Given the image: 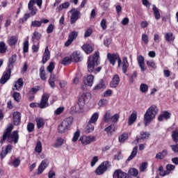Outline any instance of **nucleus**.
Listing matches in <instances>:
<instances>
[{
	"mask_svg": "<svg viewBox=\"0 0 178 178\" xmlns=\"http://www.w3.org/2000/svg\"><path fill=\"white\" fill-rule=\"evenodd\" d=\"M49 59H51V52L49 51V48L47 46L42 58L43 65H45Z\"/></svg>",
	"mask_w": 178,
	"mask_h": 178,
	"instance_id": "16",
	"label": "nucleus"
},
{
	"mask_svg": "<svg viewBox=\"0 0 178 178\" xmlns=\"http://www.w3.org/2000/svg\"><path fill=\"white\" fill-rule=\"evenodd\" d=\"M79 37V31H72L68 35V39L65 43V47H69L73 43V40H76Z\"/></svg>",
	"mask_w": 178,
	"mask_h": 178,
	"instance_id": "10",
	"label": "nucleus"
},
{
	"mask_svg": "<svg viewBox=\"0 0 178 178\" xmlns=\"http://www.w3.org/2000/svg\"><path fill=\"white\" fill-rule=\"evenodd\" d=\"M41 37H42V35L41 33H40V32L35 31L33 33L32 39L37 40L38 41V40H41Z\"/></svg>",
	"mask_w": 178,
	"mask_h": 178,
	"instance_id": "57",
	"label": "nucleus"
},
{
	"mask_svg": "<svg viewBox=\"0 0 178 178\" xmlns=\"http://www.w3.org/2000/svg\"><path fill=\"white\" fill-rule=\"evenodd\" d=\"M41 26H42L41 21L34 20V21H32L31 23V27H33V28L37 27L38 29L41 27Z\"/></svg>",
	"mask_w": 178,
	"mask_h": 178,
	"instance_id": "46",
	"label": "nucleus"
},
{
	"mask_svg": "<svg viewBox=\"0 0 178 178\" xmlns=\"http://www.w3.org/2000/svg\"><path fill=\"white\" fill-rule=\"evenodd\" d=\"M48 161L47 160H43L41 163L39 165L38 168V171L36 172V175H42V173L44 172V169H47L48 168Z\"/></svg>",
	"mask_w": 178,
	"mask_h": 178,
	"instance_id": "15",
	"label": "nucleus"
},
{
	"mask_svg": "<svg viewBox=\"0 0 178 178\" xmlns=\"http://www.w3.org/2000/svg\"><path fill=\"white\" fill-rule=\"evenodd\" d=\"M152 10L156 20H159V19H161V13H159V8H158L155 4H153Z\"/></svg>",
	"mask_w": 178,
	"mask_h": 178,
	"instance_id": "29",
	"label": "nucleus"
},
{
	"mask_svg": "<svg viewBox=\"0 0 178 178\" xmlns=\"http://www.w3.org/2000/svg\"><path fill=\"white\" fill-rule=\"evenodd\" d=\"M70 24H74L80 19V11L76 8H72L70 11Z\"/></svg>",
	"mask_w": 178,
	"mask_h": 178,
	"instance_id": "11",
	"label": "nucleus"
},
{
	"mask_svg": "<svg viewBox=\"0 0 178 178\" xmlns=\"http://www.w3.org/2000/svg\"><path fill=\"white\" fill-rule=\"evenodd\" d=\"M87 65L89 73L97 74V73H99L102 70V67L95 68V66L99 65V51H95L92 56L88 57Z\"/></svg>",
	"mask_w": 178,
	"mask_h": 178,
	"instance_id": "3",
	"label": "nucleus"
},
{
	"mask_svg": "<svg viewBox=\"0 0 178 178\" xmlns=\"http://www.w3.org/2000/svg\"><path fill=\"white\" fill-rule=\"evenodd\" d=\"M72 63V59L70 57H65L61 60V65H63L64 66H68V65H70Z\"/></svg>",
	"mask_w": 178,
	"mask_h": 178,
	"instance_id": "44",
	"label": "nucleus"
},
{
	"mask_svg": "<svg viewBox=\"0 0 178 178\" xmlns=\"http://www.w3.org/2000/svg\"><path fill=\"white\" fill-rule=\"evenodd\" d=\"M111 118L112 117L111 115V113L107 111L104 115V122H105V123H109V120H111Z\"/></svg>",
	"mask_w": 178,
	"mask_h": 178,
	"instance_id": "63",
	"label": "nucleus"
},
{
	"mask_svg": "<svg viewBox=\"0 0 178 178\" xmlns=\"http://www.w3.org/2000/svg\"><path fill=\"white\" fill-rule=\"evenodd\" d=\"M18 40H19V38L17 36L12 35L8 38V40H7V42L9 47H15V45L17 44Z\"/></svg>",
	"mask_w": 178,
	"mask_h": 178,
	"instance_id": "22",
	"label": "nucleus"
},
{
	"mask_svg": "<svg viewBox=\"0 0 178 178\" xmlns=\"http://www.w3.org/2000/svg\"><path fill=\"white\" fill-rule=\"evenodd\" d=\"M128 173L130 175V176H134V177H137V176H138V170L136 168H131L129 169Z\"/></svg>",
	"mask_w": 178,
	"mask_h": 178,
	"instance_id": "49",
	"label": "nucleus"
},
{
	"mask_svg": "<svg viewBox=\"0 0 178 178\" xmlns=\"http://www.w3.org/2000/svg\"><path fill=\"white\" fill-rule=\"evenodd\" d=\"M56 81V76H55V74H51L48 81L49 85L50 86L51 88L52 89L55 88Z\"/></svg>",
	"mask_w": 178,
	"mask_h": 178,
	"instance_id": "28",
	"label": "nucleus"
},
{
	"mask_svg": "<svg viewBox=\"0 0 178 178\" xmlns=\"http://www.w3.org/2000/svg\"><path fill=\"white\" fill-rule=\"evenodd\" d=\"M140 91L145 93L148 92V85H147L146 83H142L140 86Z\"/></svg>",
	"mask_w": 178,
	"mask_h": 178,
	"instance_id": "53",
	"label": "nucleus"
},
{
	"mask_svg": "<svg viewBox=\"0 0 178 178\" xmlns=\"http://www.w3.org/2000/svg\"><path fill=\"white\" fill-rule=\"evenodd\" d=\"M162 115L164 117V119H165V120H168V119H170L172 113H169L168 111H164L162 113Z\"/></svg>",
	"mask_w": 178,
	"mask_h": 178,
	"instance_id": "64",
	"label": "nucleus"
},
{
	"mask_svg": "<svg viewBox=\"0 0 178 178\" xmlns=\"http://www.w3.org/2000/svg\"><path fill=\"white\" fill-rule=\"evenodd\" d=\"M142 41H143L145 45H148V43L149 42L148 35H147L145 33H143L142 34Z\"/></svg>",
	"mask_w": 178,
	"mask_h": 178,
	"instance_id": "56",
	"label": "nucleus"
},
{
	"mask_svg": "<svg viewBox=\"0 0 178 178\" xmlns=\"http://www.w3.org/2000/svg\"><path fill=\"white\" fill-rule=\"evenodd\" d=\"M94 126H95V124L88 122L86 132L88 134L92 133L94 131Z\"/></svg>",
	"mask_w": 178,
	"mask_h": 178,
	"instance_id": "42",
	"label": "nucleus"
},
{
	"mask_svg": "<svg viewBox=\"0 0 178 178\" xmlns=\"http://www.w3.org/2000/svg\"><path fill=\"white\" fill-rule=\"evenodd\" d=\"M107 59L110 62V65H112V66H115L116 61L118 60V67H120V65H122V58H120L119 54L108 53Z\"/></svg>",
	"mask_w": 178,
	"mask_h": 178,
	"instance_id": "7",
	"label": "nucleus"
},
{
	"mask_svg": "<svg viewBox=\"0 0 178 178\" xmlns=\"http://www.w3.org/2000/svg\"><path fill=\"white\" fill-rule=\"evenodd\" d=\"M47 69L49 73H50L51 74H53L52 73H54V69H55V63L50 62Z\"/></svg>",
	"mask_w": 178,
	"mask_h": 178,
	"instance_id": "47",
	"label": "nucleus"
},
{
	"mask_svg": "<svg viewBox=\"0 0 178 178\" xmlns=\"http://www.w3.org/2000/svg\"><path fill=\"white\" fill-rule=\"evenodd\" d=\"M30 19V14L29 13H26L24 15V17L20 18L19 19V24H23V23H24V22H27V19Z\"/></svg>",
	"mask_w": 178,
	"mask_h": 178,
	"instance_id": "50",
	"label": "nucleus"
},
{
	"mask_svg": "<svg viewBox=\"0 0 178 178\" xmlns=\"http://www.w3.org/2000/svg\"><path fill=\"white\" fill-rule=\"evenodd\" d=\"M113 178H131L130 175L123 172L120 169L115 170L113 175Z\"/></svg>",
	"mask_w": 178,
	"mask_h": 178,
	"instance_id": "14",
	"label": "nucleus"
},
{
	"mask_svg": "<svg viewBox=\"0 0 178 178\" xmlns=\"http://www.w3.org/2000/svg\"><path fill=\"white\" fill-rule=\"evenodd\" d=\"M104 131H106L108 137L109 136H112L115 133V124H110L104 129Z\"/></svg>",
	"mask_w": 178,
	"mask_h": 178,
	"instance_id": "26",
	"label": "nucleus"
},
{
	"mask_svg": "<svg viewBox=\"0 0 178 178\" xmlns=\"http://www.w3.org/2000/svg\"><path fill=\"white\" fill-rule=\"evenodd\" d=\"M8 51V46H6V43L5 42H0V54H6Z\"/></svg>",
	"mask_w": 178,
	"mask_h": 178,
	"instance_id": "35",
	"label": "nucleus"
},
{
	"mask_svg": "<svg viewBox=\"0 0 178 178\" xmlns=\"http://www.w3.org/2000/svg\"><path fill=\"white\" fill-rule=\"evenodd\" d=\"M13 130V124H10L3 133L0 140V144H3L6 140H8V143H13L14 144L19 143V131L12 132Z\"/></svg>",
	"mask_w": 178,
	"mask_h": 178,
	"instance_id": "1",
	"label": "nucleus"
},
{
	"mask_svg": "<svg viewBox=\"0 0 178 178\" xmlns=\"http://www.w3.org/2000/svg\"><path fill=\"white\" fill-rule=\"evenodd\" d=\"M12 151V145H7L6 148H2L1 149V152L0 154L1 159H3L9 152Z\"/></svg>",
	"mask_w": 178,
	"mask_h": 178,
	"instance_id": "19",
	"label": "nucleus"
},
{
	"mask_svg": "<svg viewBox=\"0 0 178 178\" xmlns=\"http://www.w3.org/2000/svg\"><path fill=\"white\" fill-rule=\"evenodd\" d=\"M49 99V95L44 94L42 96V99L40 102L39 103V108L40 109H45V108H48L49 104H48V100Z\"/></svg>",
	"mask_w": 178,
	"mask_h": 178,
	"instance_id": "12",
	"label": "nucleus"
},
{
	"mask_svg": "<svg viewBox=\"0 0 178 178\" xmlns=\"http://www.w3.org/2000/svg\"><path fill=\"white\" fill-rule=\"evenodd\" d=\"M35 122H36L38 129H41V127H44L45 124V123H44V119L41 118H36Z\"/></svg>",
	"mask_w": 178,
	"mask_h": 178,
	"instance_id": "39",
	"label": "nucleus"
},
{
	"mask_svg": "<svg viewBox=\"0 0 178 178\" xmlns=\"http://www.w3.org/2000/svg\"><path fill=\"white\" fill-rule=\"evenodd\" d=\"M74 118L73 117H68L63 120L58 127V131L60 134H63L66 133L73 124Z\"/></svg>",
	"mask_w": 178,
	"mask_h": 178,
	"instance_id": "5",
	"label": "nucleus"
},
{
	"mask_svg": "<svg viewBox=\"0 0 178 178\" xmlns=\"http://www.w3.org/2000/svg\"><path fill=\"white\" fill-rule=\"evenodd\" d=\"M34 127L35 125L33 122H29L26 127L29 133H33V131H34Z\"/></svg>",
	"mask_w": 178,
	"mask_h": 178,
	"instance_id": "58",
	"label": "nucleus"
},
{
	"mask_svg": "<svg viewBox=\"0 0 178 178\" xmlns=\"http://www.w3.org/2000/svg\"><path fill=\"white\" fill-rule=\"evenodd\" d=\"M63 112H65V107H63V106L58 107L54 111V115H56V116H59V115H62V113H63Z\"/></svg>",
	"mask_w": 178,
	"mask_h": 178,
	"instance_id": "52",
	"label": "nucleus"
},
{
	"mask_svg": "<svg viewBox=\"0 0 178 178\" xmlns=\"http://www.w3.org/2000/svg\"><path fill=\"white\" fill-rule=\"evenodd\" d=\"M158 106L155 104H153L148 108L144 115L145 126H148V124L154 120V118H156V115H158Z\"/></svg>",
	"mask_w": 178,
	"mask_h": 178,
	"instance_id": "4",
	"label": "nucleus"
},
{
	"mask_svg": "<svg viewBox=\"0 0 178 178\" xmlns=\"http://www.w3.org/2000/svg\"><path fill=\"white\" fill-rule=\"evenodd\" d=\"M98 118H99V114H98V113H95L91 116L89 122L90 123H93L94 124H96L97 120H98Z\"/></svg>",
	"mask_w": 178,
	"mask_h": 178,
	"instance_id": "41",
	"label": "nucleus"
},
{
	"mask_svg": "<svg viewBox=\"0 0 178 178\" xmlns=\"http://www.w3.org/2000/svg\"><path fill=\"white\" fill-rule=\"evenodd\" d=\"M40 91V86H37L35 88H32L29 90V94H31V95H34V94H37Z\"/></svg>",
	"mask_w": 178,
	"mask_h": 178,
	"instance_id": "60",
	"label": "nucleus"
},
{
	"mask_svg": "<svg viewBox=\"0 0 178 178\" xmlns=\"http://www.w3.org/2000/svg\"><path fill=\"white\" fill-rule=\"evenodd\" d=\"M90 92H83L82 93L79 97L78 98V106L79 107L80 111L84 108V106L86 105V101L88 99V97H90Z\"/></svg>",
	"mask_w": 178,
	"mask_h": 178,
	"instance_id": "9",
	"label": "nucleus"
},
{
	"mask_svg": "<svg viewBox=\"0 0 178 178\" xmlns=\"http://www.w3.org/2000/svg\"><path fill=\"white\" fill-rule=\"evenodd\" d=\"M35 3L38 6L39 8L42 6V0H30L28 3V9L30 11L29 13L30 15L35 16L37 15V8L34 7Z\"/></svg>",
	"mask_w": 178,
	"mask_h": 178,
	"instance_id": "6",
	"label": "nucleus"
},
{
	"mask_svg": "<svg viewBox=\"0 0 178 178\" xmlns=\"http://www.w3.org/2000/svg\"><path fill=\"white\" fill-rule=\"evenodd\" d=\"M79 137H80V130L77 129L72 139V143H76L79 140Z\"/></svg>",
	"mask_w": 178,
	"mask_h": 178,
	"instance_id": "54",
	"label": "nucleus"
},
{
	"mask_svg": "<svg viewBox=\"0 0 178 178\" xmlns=\"http://www.w3.org/2000/svg\"><path fill=\"white\" fill-rule=\"evenodd\" d=\"M129 138V134L127 132H124L122 134L120 135L118 137L119 143H124L126 140Z\"/></svg>",
	"mask_w": 178,
	"mask_h": 178,
	"instance_id": "37",
	"label": "nucleus"
},
{
	"mask_svg": "<svg viewBox=\"0 0 178 178\" xmlns=\"http://www.w3.org/2000/svg\"><path fill=\"white\" fill-rule=\"evenodd\" d=\"M102 88H106L105 83H104V80L101 79L99 83L93 88V90H102Z\"/></svg>",
	"mask_w": 178,
	"mask_h": 178,
	"instance_id": "38",
	"label": "nucleus"
},
{
	"mask_svg": "<svg viewBox=\"0 0 178 178\" xmlns=\"http://www.w3.org/2000/svg\"><path fill=\"white\" fill-rule=\"evenodd\" d=\"M35 151L38 154H41L42 152V143H41V141L38 140L36 143Z\"/></svg>",
	"mask_w": 178,
	"mask_h": 178,
	"instance_id": "40",
	"label": "nucleus"
},
{
	"mask_svg": "<svg viewBox=\"0 0 178 178\" xmlns=\"http://www.w3.org/2000/svg\"><path fill=\"white\" fill-rule=\"evenodd\" d=\"M92 35V29H88L86 31H85L83 37L84 38H88V37H91Z\"/></svg>",
	"mask_w": 178,
	"mask_h": 178,
	"instance_id": "59",
	"label": "nucleus"
},
{
	"mask_svg": "<svg viewBox=\"0 0 178 178\" xmlns=\"http://www.w3.org/2000/svg\"><path fill=\"white\" fill-rule=\"evenodd\" d=\"M81 49L87 54V55H90V54L94 51V47L90 44H83Z\"/></svg>",
	"mask_w": 178,
	"mask_h": 178,
	"instance_id": "21",
	"label": "nucleus"
},
{
	"mask_svg": "<svg viewBox=\"0 0 178 178\" xmlns=\"http://www.w3.org/2000/svg\"><path fill=\"white\" fill-rule=\"evenodd\" d=\"M95 140V137L94 136H88L84 140H82L81 143L83 144V145H88V144H91L92 141Z\"/></svg>",
	"mask_w": 178,
	"mask_h": 178,
	"instance_id": "36",
	"label": "nucleus"
},
{
	"mask_svg": "<svg viewBox=\"0 0 178 178\" xmlns=\"http://www.w3.org/2000/svg\"><path fill=\"white\" fill-rule=\"evenodd\" d=\"M13 119L14 126H19L22 123V113L19 111L13 113Z\"/></svg>",
	"mask_w": 178,
	"mask_h": 178,
	"instance_id": "13",
	"label": "nucleus"
},
{
	"mask_svg": "<svg viewBox=\"0 0 178 178\" xmlns=\"http://www.w3.org/2000/svg\"><path fill=\"white\" fill-rule=\"evenodd\" d=\"M24 85V81H23V79L19 78L15 82L14 87L17 91H20L22 88H23V86Z\"/></svg>",
	"mask_w": 178,
	"mask_h": 178,
	"instance_id": "24",
	"label": "nucleus"
},
{
	"mask_svg": "<svg viewBox=\"0 0 178 178\" xmlns=\"http://www.w3.org/2000/svg\"><path fill=\"white\" fill-rule=\"evenodd\" d=\"M39 76L41 80L45 81L47 80V73H45V67L44 65L41 66L39 70Z\"/></svg>",
	"mask_w": 178,
	"mask_h": 178,
	"instance_id": "27",
	"label": "nucleus"
},
{
	"mask_svg": "<svg viewBox=\"0 0 178 178\" xmlns=\"http://www.w3.org/2000/svg\"><path fill=\"white\" fill-rule=\"evenodd\" d=\"M71 62H74L75 63H77L78 62L81 61V57H80V54H79L76 51H74L71 56Z\"/></svg>",
	"mask_w": 178,
	"mask_h": 178,
	"instance_id": "23",
	"label": "nucleus"
},
{
	"mask_svg": "<svg viewBox=\"0 0 178 178\" xmlns=\"http://www.w3.org/2000/svg\"><path fill=\"white\" fill-rule=\"evenodd\" d=\"M128 67H129V61L127 60V57H124L122 58V72L124 74L127 73Z\"/></svg>",
	"mask_w": 178,
	"mask_h": 178,
	"instance_id": "30",
	"label": "nucleus"
},
{
	"mask_svg": "<svg viewBox=\"0 0 178 178\" xmlns=\"http://www.w3.org/2000/svg\"><path fill=\"white\" fill-rule=\"evenodd\" d=\"M23 52L24 54H27V52H29V40H26L24 42Z\"/></svg>",
	"mask_w": 178,
	"mask_h": 178,
	"instance_id": "61",
	"label": "nucleus"
},
{
	"mask_svg": "<svg viewBox=\"0 0 178 178\" xmlns=\"http://www.w3.org/2000/svg\"><path fill=\"white\" fill-rule=\"evenodd\" d=\"M166 155H168V150L164 149L161 152H159L156 154V159L162 160V159H163V158H165V156H166Z\"/></svg>",
	"mask_w": 178,
	"mask_h": 178,
	"instance_id": "34",
	"label": "nucleus"
},
{
	"mask_svg": "<svg viewBox=\"0 0 178 178\" xmlns=\"http://www.w3.org/2000/svg\"><path fill=\"white\" fill-rule=\"evenodd\" d=\"M137 120V112L134 111L128 120V126H131Z\"/></svg>",
	"mask_w": 178,
	"mask_h": 178,
	"instance_id": "25",
	"label": "nucleus"
},
{
	"mask_svg": "<svg viewBox=\"0 0 178 178\" xmlns=\"http://www.w3.org/2000/svg\"><path fill=\"white\" fill-rule=\"evenodd\" d=\"M171 136L174 143H178V130L177 129L172 131Z\"/></svg>",
	"mask_w": 178,
	"mask_h": 178,
	"instance_id": "51",
	"label": "nucleus"
},
{
	"mask_svg": "<svg viewBox=\"0 0 178 178\" xmlns=\"http://www.w3.org/2000/svg\"><path fill=\"white\" fill-rule=\"evenodd\" d=\"M16 60H17V54H16L9 58L7 67L0 79V84H6L8 83V81L10 79L12 70L15 67Z\"/></svg>",
	"mask_w": 178,
	"mask_h": 178,
	"instance_id": "2",
	"label": "nucleus"
},
{
	"mask_svg": "<svg viewBox=\"0 0 178 178\" xmlns=\"http://www.w3.org/2000/svg\"><path fill=\"white\" fill-rule=\"evenodd\" d=\"M119 118H120V115L118 113H115L111 117V122H112L113 123H116L118 120H119Z\"/></svg>",
	"mask_w": 178,
	"mask_h": 178,
	"instance_id": "62",
	"label": "nucleus"
},
{
	"mask_svg": "<svg viewBox=\"0 0 178 178\" xmlns=\"http://www.w3.org/2000/svg\"><path fill=\"white\" fill-rule=\"evenodd\" d=\"M70 6V3L67 1V2L63 3L58 7H57L56 10L58 13L62 12V10H63V9H67V8H69Z\"/></svg>",
	"mask_w": 178,
	"mask_h": 178,
	"instance_id": "32",
	"label": "nucleus"
},
{
	"mask_svg": "<svg viewBox=\"0 0 178 178\" xmlns=\"http://www.w3.org/2000/svg\"><path fill=\"white\" fill-rule=\"evenodd\" d=\"M13 98H14V101L15 102H20V99H22V95L20 92H14L12 95Z\"/></svg>",
	"mask_w": 178,
	"mask_h": 178,
	"instance_id": "43",
	"label": "nucleus"
},
{
	"mask_svg": "<svg viewBox=\"0 0 178 178\" xmlns=\"http://www.w3.org/2000/svg\"><path fill=\"white\" fill-rule=\"evenodd\" d=\"M137 60L141 72H145V70H147V68L145 67V62L144 61L145 60L144 56L139 55L137 57Z\"/></svg>",
	"mask_w": 178,
	"mask_h": 178,
	"instance_id": "18",
	"label": "nucleus"
},
{
	"mask_svg": "<svg viewBox=\"0 0 178 178\" xmlns=\"http://www.w3.org/2000/svg\"><path fill=\"white\" fill-rule=\"evenodd\" d=\"M83 83L85 86L92 87V84H94V76L92 74L88 75L83 79Z\"/></svg>",
	"mask_w": 178,
	"mask_h": 178,
	"instance_id": "20",
	"label": "nucleus"
},
{
	"mask_svg": "<svg viewBox=\"0 0 178 178\" xmlns=\"http://www.w3.org/2000/svg\"><path fill=\"white\" fill-rule=\"evenodd\" d=\"M140 134V138L138 137H136V141L138 143L140 141V140H147V138H148L151 135L149 133L145 132L144 131H141Z\"/></svg>",
	"mask_w": 178,
	"mask_h": 178,
	"instance_id": "33",
	"label": "nucleus"
},
{
	"mask_svg": "<svg viewBox=\"0 0 178 178\" xmlns=\"http://www.w3.org/2000/svg\"><path fill=\"white\" fill-rule=\"evenodd\" d=\"M138 151V147L135 146L130 154V156L128 157L127 161H133V159H134V158H136V156H137V152Z\"/></svg>",
	"mask_w": 178,
	"mask_h": 178,
	"instance_id": "31",
	"label": "nucleus"
},
{
	"mask_svg": "<svg viewBox=\"0 0 178 178\" xmlns=\"http://www.w3.org/2000/svg\"><path fill=\"white\" fill-rule=\"evenodd\" d=\"M165 39L168 42L173 41L175 40V37H173V33H166L165 34Z\"/></svg>",
	"mask_w": 178,
	"mask_h": 178,
	"instance_id": "45",
	"label": "nucleus"
},
{
	"mask_svg": "<svg viewBox=\"0 0 178 178\" xmlns=\"http://www.w3.org/2000/svg\"><path fill=\"white\" fill-rule=\"evenodd\" d=\"M111 166V165L109 161H104L96 168L95 173L97 175V176H101V175H104Z\"/></svg>",
	"mask_w": 178,
	"mask_h": 178,
	"instance_id": "8",
	"label": "nucleus"
},
{
	"mask_svg": "<svg viewBox=\"0 0 178 178\" xmlns=\"http://www.w3.org/2000/svg\"><path fill=\"white\" fill-rule=\"evenodd\" d=\"M146 64L148 67H151V69H153L154 70L156 69V64H155V62H154L153 60H147Z\"/></svg>",
	"mask_w": 178,
	"mask_h": 178,
	"instance_id": "48",
	"label": "nucleus"
},
{
	"mask_svg": "<svg viewBox=\"0 0 178 178\" xmlns=\"http://www.w3.org/2000/svg\"><path fill=\"white\" fill-rule=\"evenodd\" d=\"M120 83V77L118 74H115L112 78L111 81L110 82V87L111 88H116L118 86H119V83Z\"/></svg>",
	"mask_w": 178,
	"mask_h": 178,
	"instance_id": "17",
	"label": "nucleus"
},
{
	"mask_svg": "<svg viewBox=\"0 0 178 178\" xmlns=\"http://www.w3.org/2000/svg\"><path fill=\"white\" fill-rule=\"evenodd\" d=\"M54 30H55V25L54 24H50L46 30V32L47 34H51V33H54Z\"/></svg>",
	"mask_w": 178,
	"mask_h": 178,
	"instance_id": "55",
	"label": "nucleus"
}]
</instances>
